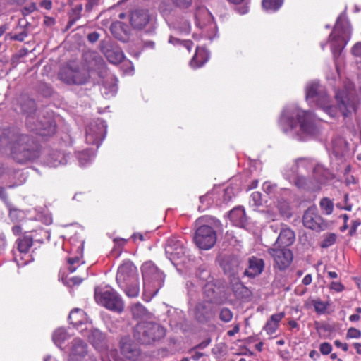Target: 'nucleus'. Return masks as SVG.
<instances>
[{
	"label": "nucleus",
	"mask_w": 361,
	"mask_h": 361,
	"mask_svg": "<svg viewBox=\"0 0 361 361\" xmlns=\"http://www.w3.org/2000/svg\"><path fill=\"white\" fill-rule=\"evenodd\" d=\"M283 176L298 189L316 191L326 183L329 173L310 159L299 158L284 169Z\"/></svg>",
	"instance_id": "obj_1"
},
{
	"label": "nucleus",
	"mask_w": 361,
	"mask_h": 361,
	"mask_svg": "<svg viewBox=\"0 0 361 361\" xmlns=\"http://www.w3.org/2000/svg\"><path fill=\"white\" fill-rule=\"evenodd\" d=\"M0 147L8 149L11 158L20 164L34 161L40 156V145L35 137L17 129L8 128L2 131Z\"/></svg>",
	"instance_id": "obj_2"
},
{
	"label": "nucleus",
	"mask_w": 361,
	"mask_h": 361,
	"mask_svg": "<svg viewBox=\"0 0 361 361\" xmlns=\"http://www.w3.org/2000/svg\"><path fill=\"white\" fill-rule=\"evenodd\" d=\"M279 125L284 133L300 141L305 140L318 132L314 115L295 105L284 108Z\"/></svg>",
	"instance_id": "obj_3"
},
{
	"label": "nucleus",
	"mask_w": 361,
	"mask_h": 361,
	"mask_svg": "<svg viewBox=\"0 0 361 361\" xmlns=\"http://www.w3.org/2000/svg\"><path fill=\"white\" fill-rule=\"evenodd\" d=\"M116 281L128 297L136 298L139 295L137 269L130 261H126L119 266L116 274Z\"/></svg>",
	"instance_id": "obj_4"
},
{
	"label": "nucleus",
	"mask_w": 361,
	"mask_h": 361,
	"mask_svg": "<svg viewBox=\"0 0 361 361\" xmlns=\"http://www.w3.org/2000/svg\"><path fill=\"white\" fill-rule=\"evenodd\" d=\"M134 338L142 345H151L162 339L166 330L159 323L154 322H141L133 328Z\"/></svg>",
	"instance_id": "obj_5"
},
{
	"label": "nucleus",
	"mask_w": 361,
	"mask_h": 361,
	"mask_svg": "<svg viewBox=\"0 0 361 361\" xmlns=\"http://www.w3.org/2000/svg\"><path fill=\"white\" fill-rule=\"evenodd\" d=\"M351 27L345 15L338 16L333 32L329 36L331 42V51L334 58L338 56L342 49L350 38Z\"/></svg>",
	"instance_id": "obj_6"
},
{
	"label": "nucleus",
	"mask_w": 361,
	"mask_h": 361,
	"mask_svg": "<svg viewBox=\"0 0 361 361\" xmlns=\"http://www.w3.org/2000/svg\"><path fill=\"white\" fill-rule=\"evenodd\" d=\"M144 291L155 296L163 286L165 276L152 262H145L142 266Z\"/></svg>",
	"instance_id": "obj_7"
},
{
	"label": "nucleus",
	"mask_w": 361,
	"mask_h": 361,
	"mask_svg": "<svg viewBox=\"0 0 361 361\" xmlns=\"http://www.w3.org/2000/svg\"><path fill=\"white\" fill-rule=\"evenodd\" d=\"M21 110L29 116L27 119V125L31 130H35L41 136H51L56 132V124L53 121H48L47 123L40 121L36 127L31 126L32 121L34 119L31 114L35 111L36 105L33 99L22 97L20 100Z\"/></svg>",
	"instance_id": "obj_8"
},
{
	"label": "nucleus",
	"mask_w": 361,
	"mask_h": 361,
	"mask_svg": "<svg viewBox=\"0 0 361 361\" xmlns=\"http://www.w3.org/2000/svg\"><path fill=\"white\" fill-rule=\"evenodd\" d=\"M94 297L99 304L109 310L120 313L124 310V303L121 297L111 287L95 288Z\"/></svg>",
	"instance_id": "obj_9"
},
{
	"label": "nucleus",
	"mask_w": 361,
	"mask_h": 361,
	"mask_svg": "<svg viewBox=\"0 0 361 361\" xmlns=\"http://www.w3.org/2000/svg\"><path fill=\"white\" fill-rule=\"evenodd\" d=\"M319 87V83L316 81L307 84L305 88L307 101L310 103H317L326 114L334 118L337 114V108L329 104V97L326 94H321Z\"/></svg>",
	"instance_id": "obj_10"
},
{
	"label": "nucleus",
	"mask_w": 361,
	"mask_h": 361,
	"mask_svg": "<svg viewBox=\"0 0 361 361\" xmlns=\"http://www.w3.org/2000/svg\"><path fill=\"white\" fill-rule=\"evenodd\" d=\"M216 240V232L212 227L208 225H202L196 230L194 241L200 249L209 250L212 248Z\"/></svg>",
	"instance_id": "obj_11"
},
{
	"label": "nucleus",
	"mask_w": 361,
	"mask_h": 361,
	"mask_svg": "<svg viewBox=\"0 0 361 361\" xmlns=\"http://www.w3.org/2000/svg\"><path fill=\"white\" fill-rule=\"evenodd\" d=\"M106 125L102 119H97L90 122L86 128V142L90 145L99 146L105 137Z\"/></svg>",
	"instance_id": "obj_12"
},
{
	"label": "nucleus",
	"mask_w": 361,
	"mask_h": 361,
	"mask_svg": "<svg viewBox=\"0 0 361 361\" xmlns=\"http://www.w3.org/2000/svg\"><path fill=\"white\" fill-rule=\"evenodd\" d=\"M59 77L67 84L83 85L87 82L89 75L85 70H80L77 67L66 66L61 69Z\"/></svg>",
	"instance_id": "obj_13"
},
{
	"label": "nucleus",
	"mask_w": 361,
	"mask_h": 361,
	"mask_svg": "<svg viewBox=\"0 0 361 361\" xmlns=\"http://www.w3.org/2000/svg\"><path fill=\"white\" fill-rule=\"evenodd\" d=\"M165 252L171 261H175L182 259L185 257L187 250L182 240L173 237L167 240Z\"/></svg>",
	"instance_id": "obj_14"
},
{
	"label": "nucleus",
	"mask_w": 361,
	"mask_h": 361,
	"mask_svg": "<svg viewBox=\"0 0 361 361\" xmlns=\"http://www.w3.org/2000/svg\"><path fill=\"white\" fill-rule=\"evenodd\" d=\"M268 251L280 270H284L288 267L293 260V253L288 248L274 247L269 248Z\"/></svg>",
	"instance_id": "obj_15"
},
{
	"label": "nucleus",
	"mask_w": 361,
	"mask_h": 361,
	"mask_svg": "<svg viewBox=\"0 0 361 361\" xmlns=\"http://www.w3.org/2000/svg\"><path fill=\"white\" fill-rule=\"evenodd\" d=\"M152 20L149 11L137 8L132 11L129 15V21L134 29L142 30Z\"/></svg>",
	"instance_id": "obj_16"
},
{
	"label": "nucleus",
	"mask_w": 361,
	"mask_h": 361,
	"mask_svg": "<svg viewBox=\"0 0 361 361\" xmlns=\"http://www.w3.org/2000/svg\"><path fill=\"white\" fill-rule=\"evenodd\" d=\"M120 348L121 354L129 360L135 361L140 357V349L128 336L121 339Z\"/></svg>",
	"instance_id": "obj_17"
},
{
	"label": "nucleus",
	"mask_w": 361,
	"mask_h": 361,
	"mask_svg": "<svg viewBox=\"0 0 361 361\" xmlns=\"http://www.w3.org/2000/svg\"><path fill=\"white\" fill-rule=\"evenodd\" d=\"M87 354V345L82 339L74 338L70 347L69 360H79Z\"/></svg>",
	"instance_id": "obj_18"
},
{
	"label": "nucleus",
	"mask_w": 361,
	"mask_h": 361,
	"mask_svg": "<svg viewBox=\"0 0 361 361\" xmlns=\"http://www.w3.org/2000/svg\"><path fill=\"white\" fill-rule=\"evenodd\" d=\"M240 262L234 256H225L220 262L224 273L230 276H234L240 270Z\"/></svg>",
	"instance_id": "obj_19"
},
{
	"label": "nucleus",
	"mask_w": 361,
	"mask_h": 361,
	"mask_svg": "<svg viewBox=\"0 0 361 361\" xmlns=\"http://www.w3.org/2000/svg\"><path fill=\"white\" fill-rule=\"evenodd\" d=\"M212 303L207 301L200 302L194 309V316L200 322H204L212 317Z\"/></svg>",
	"instance_id": "obj_20"
},
{
	"label": "nucleus",
	"mask_w": 361,
	"mask_h": 361,
	"mask_svg": "<svg viewBox=\"0 0 361 361\" xmlns=\"http://www.w3.org/2000/svg\"><path fill=\"white\" fill-rule=\"evenodd\" d=\"M303 225L310 229L317 230L320 228L322 219L314 208H308L303 215Z\"/></svg>",
	"instance_id": "obj_21"
},
{
	"label": "nucleus",
	"mask_w": 361,
	"mask_h": 361,
	"mask_svg": "<svg viewBox=\"0 0 361 361\" xmlns=\"http://www.w3.org/2000/svg\"><path fill=\"white\" fill-rule=\"evenodd\" d=\"M110 30L113 36L121 42H127L129 39L130 28L122 22L115 21L112 23Z\"/></svg>",
	"instance_id": "obj_22"
},
{
	"label": "nucleus",
	"mask_w": 361,
	"mask_h": 361,
	"mask_svg": "<svg viewBox=\"0 0 361 361\" xmlns=\"http://www.w3.org/2000/svg\"><path fill=\"white\" fill-rule=\"evenodd\" d=\"M336 99L337 100L338 108L344 117H347L353 110H354V105L350 101L349 94L344 92H338L336 94Z\"/></svg>",
	"instance_id": "obj_23"
},
{
	"label": "nucleus",
	"mask_w": 361,
	"mask_h": 361,
	"mask_svg": "<svg viewBox=\"0 0 361 361\" xmlns=\"http://www.w3.org/2000/svg\"><path fill=\"white\" fill-rule=\"evenodd\" d=\"M88 338L90 342L98 351L103 352L108 348L106 336L99 330H92Z\"/></svg>",
	"instance_id": "obj_24"
},
{
	"label": "nucleus",
	"mask_w": 361,
	"mask_h": 361,
	"mask_svg": "<svg viewBox=\"0 0 361 361\" xmlns=\"http://www.w3.org/2000/svg\"><path fill=\"white\" fill-rule=\"evenodd\" d=\"M229 218L233 225L247 229V216L243 207H236L229 213Z\"/></svg>",
	"instance_id": "obj_25"
},
{
	"label": "nucleus",
	"mask_w": 361,
	"mask_h": 361,
	"mask_svg": "<svg viewBox=\"0 0 361 361\" xmlns=\"http://www.w3.org/2000/svg\"><path fill=\"white\" fill-rule=\"evenodd\" d=\"M294 241V232L288 228H285L281 229L274 246L281 248H286L287 247L291 245Z\"/></svg>",
	"instance_id": "obj_26"
},
{
	"label": "nucleus",
	"mask_w": 361,
	"mask_h": 361,
	"mask_svg": "<svg viewBox=\"0 0 361 361\" xmlns=\"http://www.w3.org/2000/svg\"><path fill=\"white\" fill-rule=\"evenodd\" d=\"M70 155L62 152L57 151L51 153L47 158L46 163L50 167H57L67 164Z\"/></svg>",
	"instance_id": "obj_27"
},
{
	"label": "nucleus",
	"mask_w": 361,
	"mask_h": 361,
	"mask_svg": "<svg viewBox=\"0 0 361 361\" xmlns=\"http://www.w3.org/2000/svg\"><path fill=\"white\" fill-rule=\"evenodd\" d=\"M284 316L285 313L283 312H281L271 316L270 319L267 322L264 327V329L266 331L267 334L272 335L276 331L279 326V322Z\"/></svg>",
	"instance_id": "obj_28"
},
{
	"label": "nucleus",
	"mask_w": 361,
	"mask_h": 361,
	"mask_svg": "<svg viewBox=\"0 0 361 361\" xmlns=\"http://www.w3.org/2000/svg\"><path fill=\"white\" fill-rule=\"evenodd\" d=\"M264 268V262L262 258L252 256L250 257V277L260 274Z\"/></svg>",
	"instance_id": "obj_29"
},
{
	"label": "nucleus",
	"mask_w": 361,
	"mask_h": 361,
	"mask_svg": "<svg viewBox=\"0 0 361 361\" xmlns=\"http://www.w3.org/2000/svg\"><path fill=\"white\" fill-rule=\"evenodd\" d=\"M70 323L74 326L78 327L80 325L84 324L87 321V317L85 312L79 308L73 310L68 316Z\"/></svg>",
	"instance_id": "obj_30"
},
{
	"label": "nucleus",
	"mask_w": 361,
	"mask_h": 361,
	"mask_svg": "<svg viewBox=\"0 0 361 361\" xmlns=\"http://www.w3.org/2000/svg\"><path fill=\"white\" fill-rule=\"evenodd\" d=\"M71 336L63 328H58L56 329L52 334V340L54 344L59 348L63 349L62 345L66 341L70 338Z\"/></svg>",
	"instance_id": "obj_31"
},
{
	"label": "nucleus",
	"mask_w": 361,
	"mask_h": 361,
	"mask_svg": "<svg viewBox=\"0 0 361 361\" xmlns=\"http://www.w3.org/2000/svg\"><path fill=\"white\" fill-rule=\"evenodd\" d=\"M208 60V55L203 49L197 48L196 53L190 62L191 67L194 68L203 66Z\"/></svg>",
	"instance_id": "obj_32"
},
{
	"label": "nucleus",
	"mask_w": 361,
	"mask_h": 361,
	"mask_svg": "<svg viewBox=\"0 0 361 361\" xmlns=\"http://www.w3.org/2000/svg\"><path fill=\"white\" fill-rule=\"evenodd\" d=\"M203 295L205 298V301L210 303L219 302L218 293L216 291V287L213 283H208L203 288Z\"/></svg>",
	"instance_id": "obj_33"
},
{
	"label": "nucleus",
	"mask_w": 361,
	"mask_h": 361,
	"mask_svg": "<svg viewBox=\"0 0 361 361\" xmlns=\"http://www.w3.org/2000/svg\"><path fill=\"white\" fill-rule=\"evenodd\" d=\"M105 54L108 61L113 64L121 63L125 58L123 52L118 49H108Z\"/></svg>",
	"instance_id": "obj_34"
},
{
	"label": "nucleus",
	"mask_w": 361,
	"mask_h": 361,
	"mask_svg": "<svg viewBox=\"0 0 361 361\" xmlns=\"http://www.w3.org/2000/svg\"><path fill=\"white\" fill-rule=\"evenodd\" d=\"M117 90L118 87L116 82L111 80L110 82L105 81L103 83L101 92L106 98L109 99L116 95Z\"/></svg>",
	"instance_id": "obj_35"
},
{
	"label": "nucleus",
	"mask_w": 361,
	"mask_h": 361,
	"mask_svg": "<svg viewBox=\"0 0 361 361\" xmlns=\"http://www.w3.org/2000/svg\"><path fill=\"white\" fill-rule=\"evenodd\" d=\"M32 238L30 236H23L18 240V248L20 253L26 254L32 245Z\"/></svg>",
	"instance_id": "obj_36"
},
{
	"label": "nucleus",
	"mask_w": 361,
	"mask_h": 361,
	"mask_svg": "<svg viewBox=\"0 0 361 361\" xmlns=\"http://www.w3.org/2000/svg\"><path fill=\"white\" fill-rule=\"evenodd\" d=\"M130 310L133 317L135 319L142 318L148 313L147 310L140 302L132 305Z\"/></svg>",
	"instance_id": "obj_37"
},
{
	"label": "nucleus",
	"mask_w": 361,
	"mask_h": 361,
	"mask_svg": "<svg viewBox=\"0 0 361 361\" xmlns=\"http://www.w3.org/2000/svg\"><path fill=\"white\" fill-rule=\"evenodd\" d=\"M283 0H262V5L267 11H276L283 4Z\"/></svg>",
	"instance_id": "obj_38"
},
{
	"label": "nucleus",
	"mask_w": 361,
	"mask_h": 361,
	"mask_svg": "<svg viewBox=\"0 0 361 361\" xmlns=\"http://www.w3.org/2000/svg\"><path fill=\"white\" fill-rule=\"evenodd\" d=\"M82 11V6L81 4L75 6L71 13L70 18L68 23V26L71 27L81 16V12Z\"/></svg>",
	"instance_id": "obj_39"
},
{
	"label": "nucleus",
	"mask_w": 361,
	"mask_h": 361,
	"mask_svg": "<svg viewBox=\"0 0 361 361\" xmlns=\"http://www.w3.org/2000/svg\"><path fill=\"white\" fill-rule=\"evenodd\" d=\"M233 290L237 297H242L244 293L246 292L247 288L239 281L238 279H233L231 280Z\"/></svg>",
	"instance_id": "obj_40"
},
{
	"label": "nucleus",
	"mask_w": 361,
	"mask_h": 361,
	"mask_svg": "<svg viewBox=\"0 0 361 361\" xmlns=\"http://www.w3.org/2000/svg\"><path fill=\"white\" fill-rule=\"evenodd\" d=\"M78 159L81 166H84L92 160L94 153L89 149L80 152L78 154Z\"/></svg>",
	"instance_id": "obj_41"
},
{
	"label": "nucleus",
	"mask_w": 361,
	"mask_h": 361,
	"mask_svg": "<svg viewBox=\"0 0 361 361\" xmlns=\"http://www.w3.org/2000/svg\"><path fill=\"white\" fill-rule=\"evenodd\" d=\"M319 205L326 214L329 215L333 212L334 203L330 199L327 197L322 198L320 200Z\"/></svg>",
	"instance_id": "obj_42"
},
{
	"label": "nucleus",
	"mask_w": 361,
	"mask_h": 361,
	"mask_svg": "<svg viewBox=\"0 0 361 361\" xmlns=\"http://www.w3.org/2000/svg\"><path fill=\"white\" fill-rule=\"evenodd\" d=\"M315 311L319 314H323L326 312L329 304L320 300H314L312 302Z\"/></svg>",
	"instance_id": "obj_43"
},
{
	"label": "nucleus",
	"mask_w": 361,
	"mask_h": 361,
	"mask_svg": "<svg viewBox=\"0 0 361 361\" xmlns=\"http://www.w3.org/2000/svg\"><path fill=\"white\" fill-rule=\"evenodd\" d=\"M336 240V235L334 233H328L324 236L321 243V247L323 248L329 247L335 243Z\"/></svg>",
	"instance_id": "obj_44"
},
{
	"label": "nucleus",
	"mask_w": 361,
	"mask_h": 361,
	"mask_svg": "<svg viewBox=\"0 0 361 361\" xmlns=\"http://www.w3.org/2000/svg\"><path fill=\"white\" fill-rule=\"evenodd\" d=\"M279 210L281 214L286 217H289L291 215L290 206L286 201L279 202L278 204Z\"/></svg>",
	"instance_id": "obj_45"
},
{
	"label": "nucleus",
	"mask_w": 361,
	"mask_h": 361,
	"mask_svg": "<svg viewBox=\"0 0 361 361\" xmlns=\"http://www.w3.org/2000/svg\"><path fill=\"white\" fill-rule=\"evenodd\" d=\"M237 189L233 186L227 187L224 190V200L225 202H229L233 196L235 195Z\"/></svg>",
	"instance_id": "obj_46"
},
{
	"label": "nucleus",
	"mask_w": 361,
	"mask_h": 361,
	"mask_svg": "<svg viewBox=\"0 0 361 361\" xmlns=\"http://www.w3.org/2000/svg\"><path fill=\"white\" fill-rule=\"evenodd\" d=\"M343 201H344V205H342L341 203H338L336 204V207L340 209H342L350 211L353 207V203H352L350 199L349 198V196L348 194H345Z\"/></svg>",
	"instance_id": "obj_47"
},
{
	"label": "nucleus",
	"mask_w": 361,
	"mask_h": 361,
	"mask_svg": "<svg viewBox=\"0 0 361 361\" xmlns=\"http://www.w3.org/2000/svg\"><path fill=\"white\" fill-rule=\"evenodd\" d=\"M361 338V331L353 327H350L348 329L346 333V338L350 339V338Z\"/></svg>",
	"instance_id": "obj_48"
},
{
	"label": "nucleus",
	"mask_w": 361,
	"mask_h": 361,
	"mask_svg": "<svg viewBox=\"0 0 361 361\" xmlns=\"http://www.w3.org/2000/svg\"><path fill=\"white\" fill-rule=\"evenodd\" d=\"M220 319L223 322H228L231 320L233 314L231 311L228 308H223L220 312Z\"/></svg>",
	"instance_id": "obj_49"
},
{
	"label": "nucleus",
	"mask_w": 361,
	"mask_h": 361,
	"mask_svg": "<svg viewBox=\"0 0 361 361\" xmlns=\"http://www.w3.org/2000/svg\"><path fill=\"white\" fill-rule=\"evenodd\" d=\"M319 350L322 354L326 355L331 353L332 350V346L329 343L324 342L320 344Z\"/></svg>",
	"instance_id": "obj_50"
},
{
	"label": "nucleus",
	"mask_w": 361,
	"mask_h": 361,
	"mask_svg": "<svg viewBox=\"0 0 361 361\" xmlns=\"http://www.w3.org/2000/svg\"><path fill=\"white\" fill-rule=\"evenodd\" d=\"M192 0H172V1L180 8H188L192 4Z\"/></svg>",
	"instance_id": "obj_51"
},
{
	"label": "nucleus",
	"mask_w": 361,
	"mask_h": 361,
	"mask_svg": "<svg viewBox=\"0 0 361 361\" xmlns=\"http://www.w3.org/2000/svg\"><path fill=\"white\" fill-rule=\"evenodd\" d=\"M27 33L25 30H23L20 32L16 34L11 37V39L23 42L25 38L27 37Z\"/></svg>",
	"instance_id": "obj_52"
},
{
	"label": "nucleus",
	"mask_w": 361,
	"mask_h": 361,
	"mask_svg": "<svg viewBox=\"0 0 361 361\" xmlns=\"http://www.w3.org/2000/svg\"><path fill=\"white\" fill-rule=\"evenodd\" d=\"M82 279L78 276L71 277L67 280L66 283L71 285H79L82 283Z\"/></svg>",
	"instance_id": "obj_53"
},
{
	"label": "nucleus",
	"mask_w": 361,
	"mask_h": 361,
	"mask_svg": "<svg viewBox=\"0 0 361 361\" xmlns=\"http://www.w3.org/2000/svg\"><path fill=\"white\" fill-rule=\"evenodd\" d=\"M352 54L355 56H361V42H357L353 46Z\"/></svg>",
	"instance_id": "obj_54"
},
{
	"label": "nucleus",
	"mask_w": 361,
	"mask_h": 361,
	"mask_svg": "<svg viewBox=\"0 0 361 361\" xmlns=\"http://www.w3.org/2000/svg\"><path fill=\"white\" fill-rule=\"evenodd\" d=\"M330 288L336 292H341L344 289V287L341 283L334 281L331 283Z\"/></svg>",
	"instance_id": "obj_55"
},
{
	"label": "nucleus",
	"mask_w": 361,
	"mask_h": 361,
	"mask_svg": "<svg viewBox=\"0 0 361 361\" xmlns=\"http://www.w3.org/2000/svg\"><path fill=\"white\" fill-rule=\"evenodd\" d=\"M252 199L253 202H255V205H259L262 204V197H261V193L259 192H254L252 194Z\"/></svg>",
	"instance_id": "obj_56"
},
{
	"label": "nucleus",
	"mask_w": 361,
	"mask_h": 361,
	"mask_svg": "<svg viewBox=\"0 0 361 361\" xmlns=\"http://www.w3.org/2000/svg\"><path fill=\"white\" fill-rule=\"evenodd\" d=\"M99 36L100 35L98 32H93L87 35V39L90 42L94 43L99 39Z\"/></svg>",
	"instance_id": "obj_57"
},
{
	"label": "nucleus",
	"mask_w": 361,
	"mask_h": 361,
	"mask_svg": "<svg viewBox=\"0 0 361 361\" xmlns=\"http://www.w3.org/2000/svg\"><path fill=\"white\" fill-rule=\"evenodd\" d=\"M334 345L337 348H341L344 352H346L348 350V345L345 343H342L339 340L334 341Z\"/></svg>",
	"instance_id": "obj_58"
},
{
	"label": "nucleus",
	"mask_w": 361,
	"mask_h": 361,
	"mask_svg": "<svg viewBox=\"0 0 361 361\" xmlns=\"http://www.w3.org/2000/svg\"><path fill=\"white\" fill-rule=\"evenodd\" d=\"M98 0H87V3L85 5V10L87 11H91L92 8L97 5Z\"/></svg>",
	"instance_id": "obj_59"
},
{
	"label": "nucleus",
	"mask_w": 361,
	"mask_h": 361,
	"mask_svg": "<svg viewBox=\"0 0 361 361\" xmlns=\"http://www.w3.org/2000/svg\"><path fill=\"white\" fill-rule=\"evenodd\" d=\"M8 171V168L0 161V178L6 175Z\"/></svg>",
	"instance_id": "obj_60"
},
{
	"label": "nucleus",
	"mask_w": 361,
	"mask_h": 361,
	"mask_svg": "<svg viewBox=\"0 0 361 361\" xmlns=\"http://www.w3.org/2000/svg\"><path fill=\"white\" fill-rule=\"evenodd\" d=\"M41 6L47 10H50L52 6V3L50 0H43L41 2Z\"/></svg>",
	"instance_id": "obj_61"
},
{
	"label": "nucleus",
	"mask_w": 361,
	"mask_h": 361,
	"mask_svg": "<svg viewBox=\"0 0 361 361\" xmlns=\"http://www.w3.org/2000/svg\"><path fill=\"white\" fill-rule=\"evenodd\" d=\"M210 343V339L205 340L201 342L200 344L195 347V349H204Z\"/></svg>",
	"instance_id": "obj_62"
},
{
	"label": "nucleus",
	"mask_w": 361,
	"mask_h": 361,
	"mask_svg": "<svg viewBox=\"0 0 361 361\" xmlns=\"http://www.w3.org/2000/svg\"><path fill=\"white\" fill-rule=\"evenodd\" d=\"M312 283L311 274H307L302 279V283L305 286L310 285Z\"/></svg>",
	"instance_id": "obj_63"
},
{
	"label": "nucleus",
	"mask_w": 361,
	"mask_h": 361,
	"mask_svg": "<svg viewBox=\"0 0 361 361\" xmlns=\"http://www.w3.org/2000/svg\"><path fill=\"white\" fill-rule=\"evenodd\" d=\"M309 356L310 357H311L312 359L314 360H317L319 357V353L315 350H312L310 352V354H309Z\"/></svg>",
	"instance_id": "obj_64"
}]
</instances>
